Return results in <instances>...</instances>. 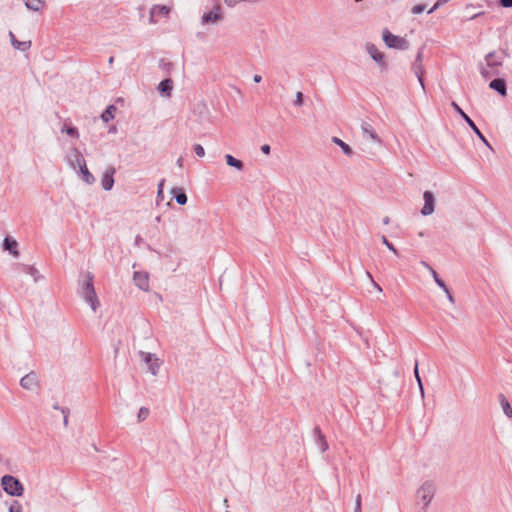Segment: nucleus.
I'll use <instances>...</instances> for the list:
<instances>
[{
    "label": "nucleus",
    "instance_id": "a878e982",
    "mask_svg": "<svg viewBox=\"0 0 512 512\" xmlns=\"http://www.w3.org/2000/svg\"><path fill=\"white\" fill-rule=\"evenodd\" d=\"M381 241L390 251L397 255V249L391 242L388 241V239L384 235L381 237Z\"/></svg>",
    "mask_w": 512,
    "mask_h": 512
},
{
    "label": "nucleus",
    "instance_id": "79ce46f5",
    "mask_svg": "<svg viewBox=\"0 0 512 512\" xmlns=\"http://www.w3.org/2000/svg\"><path fill=\"white\" fill-rule=\"evenodd\" d=\"M253 80L255 83H259V82H261L262 77H261V75H254Z\"/></svg>",
    "mask_w": 512,
    "mask_h": 512
},
{
    "label": "nucleus",
    "instance_id": "2f4dec72",
    "mask_svg": "<svg viewBox=\"0 0 512 512\" xmlns=\"http://www.w3.org/2000/svg\"><path fill=\"white\" fill-rule=\"evenodd\" d=\"M303 104V94L301 92H297L296 99H295V105L301 106Z\"/></svg>",
    "mask_w": 512,
    "mask_h": 512
},
{
    "label": "nucleus",
    "instance_id": "cd10ccee",
    "mask_svg": "<svg viewBox=\"0 0 512 512\" xmlns=\"http://www.w3.org/2000/svg\"><path fill=\"white\" fill-rule=\"evenodd\" d=\"M414 375H415V378H416V380L418 382L420 391H421V393H423V385H422V381H421V378H420V375H419L418 363L415 364Z\"/></svg>",
    "mask_w": 512,
    "mask_h": 512
},
{
    "label": "nucleus",
    "instance_id": "7ed1b4c3",
    "mask_svg": "<svg viewBox=\"0 0 512 512\" xmlns=\"http://www.w3.org/2000/svg\"><path fill=\"white\" fill-rule=\"evenodd\" d=\"M383 40L385 44L390 48L406 49L408 47V42L406 39L396 36L390 33L388 30L383 31Z\"/></svg>",
    "mask_w": 512,
    "mask_h": 512
},
{
    "label": "nucleus",
    "instance_id": "412c9836",
    "mask_svg": "<svg viewBox=\"0 0 512 512\" xmlns=\"http://www.w3.org/2000/svg\"><path fill=\"white\" fill-rule=\"evenodd\" d=\"M225 159H226V163L227 165L231 166V167H234L238 170H242L243 169V163L242 161L234 158L232 155L230 154H227L225 156Z\"/></svg>",
    "mask_w": 512,
    "mask_h": 512
},
{
    "label": "nucleus",
    "instance_id": "a211bd4d",
    "mask_svg": "<svg viewBox=\"0 0 512 512\" xmlns=\"http://www.w3.org/2000/svg\"><path fill=\"white\" fill-rule=\"evenodd\" d=\"M499 402L503 409L504 414L507 417L512 418V407H511L508 399L503 394L499 395Z\"/></svg>",
    "mask_w": 512,
    "mask_h": 512
},
{
    "label": "nucleus",
    "instance_id": "423d86ee",
    "mask_svg": "<svg viewBox=\"0 0 512 512\" xmlns=\"http://www.w3.org/2000/svg\"><path fill=\"white\" fill-rule=\"evenodd\" d=\"M424 206L421 210L422 215L428 216L434 212L435 208V197L432 192L425 191L423 194Z\"/></svg>",
    "mask_w": 512,
    "mask_h": 512
},
{
    "label": "nucleus",
    "instance_id": "37998d69",
    "mask_svg": "<svg viewBox=\"0 0 512 512\" xmlns=\"http://www.w3.org/2000/svg\"><path fill=\"white\" fill-rule=\"evenodd\" d=\"M446 295H447L448 299H449L451 302H453V297H452V295H451V293H450V291H449V290H448V293H446Z\"/></svg>",
    "mask_w": 512,
    "mask_h": 512
},
{
    "label": "nucleus",
    "instance_id": "1a4fd4ad",
    "mask_svg": "<svg viewBox=\"0 0 512 512\" xmlns=\"http://www.w3.org/2000/svg\"><path fill=\"white\" fill-rule=\"evenodd\" d=\"M114 174H115V169L113 167L107 168L106 171L104 172L102 180H101V184L105 190L112 189L113 184H114Z\"/></svg>",
    "mask_w": 512,
    "mask_h": 512
},
{
    "label": "nucleus",
    "instance_id": "4468645a",
    "mask_svg": "<svg viewBox=\"0 0 512 512\" xmlns=\"http://www.w3.org/2000/svg\"><path fill=\"white\" fill-rule=\"evenodd\" d=\"M25 6L32 11H41L45 7V0H24Z\"/></svg>",
    "mask_w": 512,
    "mask_h": 512
},
{
    "label": "nucleus",
    "instance_id": "ddd939ff",
    "mask_svg": "<svg viewBox=\"0 0 512 512\" xmlns=\"http://www.w3.org/2000/svg\"><path fill=\"white\" fill-rule=\"evenodd\" d=\"M9 37L15 49L26 51L31 47V41H18L12 32H9Z\"/></svg>",
    "mask_w": 512,
    "mask_h": 512
},
{
    "label": "nucleus",
    "instance_id": "72a5a7b5",
    "mask_svg": "<svg viewBox=\"0 0 512 512\" xmlns=\"http://www.w3.org/2000/svg\"><path fill=\"white\" fill-rule=\"evenodd\" d=\"M499 3L505 8L512 7V0H499Z\"/></svg>",
    "mask_w": 512,
    "mask_h": 512
},
{
    "label": "nucleus",
    "instance_id": "c85d7f7f",
    "mask_svg": "<svg viewBox=\"0 0 512 512\" xmlns=\"http://www.w3.org/2000/svg\"><path fill=\"white\" fill-rule=\"evenodd\" d=\"M149 415V410L145 407L140 408L138 413V419L139 421L145 420Z\"/></svg>",
    "mask_w": 512,
    "mask_h": 512
},
{
    "label": "nucleus",
    "instance_id": "a19ab883",
    "mask_svg": "<svg viewBox=\"0 0 512 512\" xmlns=\"http://www.w3.org/2000/svg\"><path fill=\"white\" fill-rule=\"evenodd\" d=\"M163 194V181L159 184L158 187V196Z\"/></svg>",
    "mask_w": 512,
    "mask_h": 512
},
{
    "label": "nucleus",
    "instance_id": "c03bdc74",
    "mask_svg": "<svg viewBox=\"0 0 512 512\" xmlns=\"http://www.w3.org/2000/svg\"><path fill=\"white\" fill-rule=\"evenodd\" d=\"M421 264L423 265V267H426L427 269L431 268L426 262H421Z\"/></svg>",
    "mask_w": 512,
    "mask_h": 512
},
{
    "label": "nucleus",
    "instance_id": "58836bf2",
    "mask_svg": "<svg viewBox=\"0 0 512 512\" xmlns=\"http://www.w3.org/2000/svg\"><path fill=\"white\" fill-rule=\"evenodd\" d=\"M9 512H21V506L17 504V506H11Z\"/></svg>",
    "mask_w": 512,
    "mask_h": 512
},
{
    "label": "nucleus",
    "instance_id": "dca6fc26",
    "mask_svg": "<svg viewBox=\"0 0 512 512\" xmlns=\"http://www.w3.org/2000/svg\"><path fill=\"white\" fill-rule=\"evenodd\" d=\"M158 89H159L160 93H162L163 95L169 97L171 95V91L173 89V82H172V80L171 79H165V80L161 81L159 86H158Z\"/></svg>",
    "mask_w": 512,
    "mask_h": 512
},
{
    "label": "nucleus",
    "instance_id": "9d476101",
    "mask_svg": "<svg viewBox=\"0 0 512 512\" xmlns=\"http://www.w3.org/2000/svg\"><path fill=\"white\" fill-rule=\"evenodd\" d=\"M134 282L142 290L147 291L149 288V277L145 272H135Z\"/></svg>",
    "mask_w": 512,
    "mask_h": 512
},
{
    "label": "nucleus",
    "instance_id": "4c0bfd02",
    "mask_svg": "<svg viewBox=\"0 0 512 512\" xmlns=\"http://www.w3.org/2000/svg\"><path fill=\"white\" fill-rule=\"evenodd\" d=\"M355 508L357 510L361 509V495L360 494H358L356 497Z\"/></svg>",
    "mask_w": 512,
    "mask_h": 512
},
{
    "label": "nucleus",
    "instance_id": "c756f323",
    "mask_svg": "<svg viewBox=\"0 0 512 512\" xmlns=\"http://www.w3.org/2000/svg\"><path fill=\"white\" fill-rule=\"evenodd\" d=\"M194 152L198 157H203L205 155V150L200 144H196L194 146Z\"/></svg>",
    "mask_w": 512,
    "mask_h": 512
},
{
    "label": "nucleus",
    "instance_id": "0eeeda50",
    "mask_svg": "<svg viewBox=\"0 0 512 512\" xmlns=\"http://www.w3.org/2000/svg\"><path fill=\"white\" fill-rule=\"evenodd\" d=\"M222 19L220 6H215L211 11L205 12L202 16L203 24H214Z\"/></svg>",
    "mask_w": 512,
    "mask_h": 512
},
{
    "label": "nucleus",
    "instance_id": "473e14b6",
    "mask_svg": "<svg viewBox=\"0 0 512 512\" xmlns=\"http://www.w3.org/2000/svg\"><path fill=\"white\" fill-rule=\"evenodd\" d=\"M436 284L442 288L444 290L445 293H448V288L447 286L445 285V283L440 279V278H436L435 280Z\"/></svg>",
    "mask_w": 512,
    "mask_h": 512
},
{
    "label": "nucleus",
    "instance_id": "f257e3e1",
    "mask_svg": "<svg viewBox=\"0 0 512 512\" xmlns=\"http://www.w3.org/2000/svg\"><path fill=\"white\" fill-rule=\"evenodd\" d=\"M1 484L4 491L11 496H21L23 494V485L13 476H3L1 479Z\"/></svg>",
    "mask_w": 512,
    "mask_h": 512
},
{
    "label": "nucleus",
    "instance_id": "7c9ffc66",
    "mask_svg": "<svg viewBox=\"0 0 512 512\" xmlns=\"http://www.w3.org/2000/svg\"><path fill=\"white\" fill-rule=\"evenodd\" d=\"M425 9V5H415L413 8H412V12L414 14H420L424 11Z\"/></svg>",
    "mask_w": 512,
    "mask_h": 512
},
{
    "label": "nucleus",
    "instance_id": "39448f33",
    "mask_svg": "<svg viewBox=\"0 0 512 512\" xmlns=\"http://www.w3.org/2000/svg\"><path fill=\"white\" fill-rule=\"evenodd\" d=\"M452 107L455 109L457 113L466 121V123L471 127V129L476 133V135L481 139V141L489 146V143L485 136L481 133V131L477 128L475 123L471 120V118L459 107L456 102H452Z\"/></svg>",
    "mask_w": 512,
    "mask_h": 512
},
{
    "label": "nucleus",
    "instance_id": "f8f14e48",
    "mask_svg": "<svg viewBox=\"0 0 512 512\" xmlns=\"http://www.w3.org/2000/svg\"><path fill=\"white\" fill-rule=\"evenodd\" d=\"M143 359L148 364L150 372L155 375L159 368L158 359L149 353L144 354Z\"/></svg>",
    "mask_w": 512,
    "mask_h": 512
},
{
    "label": "nucleus",
    "instance_id": "bb28decb",
    "mask_svg": "<svg viewBox=\"0 0 512 512\" xmlns=\"http://www.w3.org/2000/svg\"><path fill=\"white\" fill-rule=\"evenodd\" d=\"M176 201L180 205H184L187 203V196L184 192H180L175 197Z\"/></svg>",
    "mask_w": 512,
    "mask_h": 512
},
{
    "label": "nucleus",
    "instance_id": "f3484780",
    "mask_svg": "<svg viewBox=\"0 0 512 512\" xmlns=\"http://www.w3.org/2000/svg\"><path fill=\"white\" fill-rule=\"evenodd\" d=\"M170 12V8L168 6H165V5H155L153 6V8L151 9V19L153 20V18L157 15H163V16H167Z\"/></svg>",
    "mask_w": 512,
    "mask_h": 512
},
{
    "label": "nucleus",
    "instance_id": "aec40b11",
    "mask_svg": "<svg viewBox=\"0 0 512 512\" xmlns=\"http://www.w3.org/2000/svg\"><path fill=\"white\" fill-rule=\"evenodd\" d=\"M117 108L114 105H110L106 108V110L101 114V118L104 122H109L115 116Z\"/></svg>",
    "mask_w": 512,
    "mask_h": 512
},
{
    "label": "nucleus",
    "instance_id": "f03ea898",
    "mask_svg": "<svg viewBox=\"0 0 512 512\" xmlns=\"http://www.w3.org/2000/svg\"><path fill=\"white\" fill-rule=\"evenodd\" d=\"M504 55L498 54L497 52H491L486 56V62L489 70H484L482 73L485 77L493 76L498 74V69L504 62Z\"/></svg>",
    "mask_w": 512,
    "mask_h": 512
},
{
    "label": "nucleus",
    "instance_id": "e433bc0d",
    "mask_svg": "<svg viewBox=\"0 0 512 512\" xmlns=\"http://www.w3.org/2000/svg\"><path fill=\"white\" fill-rule=\"evenodd\" d=\"M261 151H262L264 154L268 155V154L270 153V146H269L268 144H264V145H262V146H261Z\"/></svg>",
    "mask_w": 512,
    "mask_h": 512
},
{
    "label": "nucleus",
    "instance_id": "ea45409f",
    "mask_svg": "<svg viewBox=\"0 0 512 512\" xmlns=\"http://www.w3.org/2000/svg\"><path fill=\"white\" fill-rule=\"evenodd\" d=\"M429 271L431 272V275L434 278V281L436 280V278H439L438 274L436 273V271L433 268H429Z\"/></svg>",
    "mask_w": 512,
    "mask_h": 512
},
{
    "label": "nucleus",
    "instance_id": "b1692460",
    "mask_svg": "<svg viewBox=\"0 0 512 512\" xmlns=\"http://www.w3.org/2000/svg\"><path fill=\"white\" fill-rule=\"evenodd\" d=\"M82 176L85 182L92 183L94 181L93 175L88 171L87 167L84 165L81 167Z\"/></svg>",
    "mask_w": 512,
    "mask_h": 512
},
{
    "label": "nucleus",
    "instance_id": "393cba45",
    "mask_svg": "<svg viewBox=\"0 0 512 512\" xmlns=\"http://www.w3.org/2000/svg\"><path fill=\"white\" fill-rule=\"evenodd\" d=\"M362 130H363V132H364V133H366L367 135H369V137H370L372 140H374V141H376V142H380V140H379V138H378L377 134L373 131V129H372L370 126H368V125L363 126V127H362Z\"/></svg>",
    "mask_w": 512,
    "mask_h": 512
},
{
    "label": "nucleus",
    "instance_id": "f704fd0d",
    "mask_svg": "<svg viewBox=\"0 0 512 512\" xmlns=\"http://www.w3.org/2000/svg\"><path fill=\"white\" fill-rule=\"evenodd\" d=\"M66 133L70 136H78V132H77V129L74 128V127H71V128H68L65 130Z\"/></svg>",
    "mask_w": 512,
    "mask_h": 512
},
{
    "label": "nucleus",
    "instance_id": "2eb2a0df",
    "mask_svg": "<svg viewBox=\"0 0 512 512\" xmlns=\"http://www.w3.org/2000/svg\"><path fill=\"white\" fill-rule=\"evenodd\" d=\"M489 86L491 89L496 90L501 95H503V96L506 95V84L503 79H500V78L494 79L490 82Z\"/></svg>",
    "mask_w": 512,
    "mask_h": 512
},
{
    "label": "nucleus",
    "instance_id": "6ab92c4d",
    "mask_svg": "<svg viewBox=\"0 0 512 512\" xmlns=\"http://www.w3.org/2000/svg\"><path fill=\"white\" fill-rule=\"evenodd\" d=\"M17 246H18V244H17L16 240L11 239L9 237L5 238L4 248H5V250H8L14 256H18Z\"/></svg>",
    "mask_w": 512,
    "mask_h": 512
},
{
    "label": "nucleus",
    "instance_id": "a18cd8bd",
    "mask_svg": "<svg viewBox=\"0 0 512 512\" xmlns=\"http://www.w3.org/2000/svg\"><path fill=\"white\" fill-rule=\"evenodd\" d=\"M113 60H114V59H113V57H110V59H109V63H112V62H113Z\"/></svg>",
    "mask_w": 512,
    "mask_h": 512
},
{
    "label": "nucleus",
    "instance_id": "9b49d317",
    "mask_svg": "<svg viewBox=\"0 0 512 512\" xmlns=\"http://www.w3.org/2000/svg\"><path fill=\"white\" fill-rule=\"evenodd\" d=\"M20 384L24 389L34 390L37 388V377L34 373H29L21 379Z\"/></svg>",
    "mask_w": 512,
    "mask_h": 512
},
{
    "label": "nucleus",
    "instance_id": "6e6552de",
    "mask_svg": "<svg viewBox=\"0 0 512 512\" xmlns=\"http://www.w3.org/2000/svg\"><path fill=\"white\" fill-rule=\"evenodd\" d=\"M434 487L430 483L423 484L418 490V497L422 499L424 505L427 506L433 498Z\"/></svg>",
    "mask_w": 512,
    "mask_h": 512
},
{
    "label": "nucleus",
    "instance_id": "4be33fe9",
    "mask_svg": "<svg viewBox=\"0 0 512 512\" xmlns=\"http://www.w3.org/2000/svg\"><path fill=\"white\" fill-rule=\"evenodd\" d=\"M368 52L375 61H382L383 55L374 45L368 46Z\"/></svg>",
    "mask_w": 512,
    "mask_h": 512
},
{
    "label": "nucleus",
    "instance_id": "49530a36",
    "mask_svg": "<svg viewBox=\"0 0 512 512\" xmlns=\"http://www.w3.org/2000/svg\"><path fill=\"white\" fill-rule=\"evenodd\" d=\"M355 512H361V509L357 510V509L355 508Z\"/></svg>",
    "mask_w": 512,
    "mask_h": 512
},
{
    "label": "nucleus",
    "instance_id": "5701e85b",
    "mask_svg": "<svg viewBox=\"0 0 512 512\" xmlns=\"http://www.w3.org/2000/svg\"><path fill=\"white\" fill-rule=\"evenodd\" d=\"M333 142L336 143L337 145H339L340 148L342 149V151L346 155H351L352 154V150H351L350 146L348 144H346L345 142H343L341 139H339L337 137H334L333 138Z\"/></svg>",
    "mask_w": 512,
    "mask_h": 512
},
{
    "label": "nucleus",
    "instance_id": "c9c22d12",
    "mask_svg": "<svg viewBox=\"0 0 512 512\" xmlns=\"http://www.w3.org/2000/svg\"><path fill=\"white\" fill-rule=\"evenodd\" d=\"M367 275H368V277L371 279V281H372V283H373V285H374V287H375V290H378L379 292H382V288H381V286H380V285H378V284L373 280L372 275H371L369 272H367Z\"/></svg>",
    "mask_w": 512,
    "mask_h": 512
},
{
    "label": "nucleus",
    "instance_id": "20e7f679",
    "mask_svg": "<svg viewBox=\"0 0 512 512\" xmlns=\"http://www.w3.org/2000/svg\"><path fill=\"white\" fill-rule=\"evenodd\" d=\"M82 294L85 300L91 304L92 309L95 311L98 301L92 284V277L88 276V279L83 286Z\"/></svg>",
    "mask_w": 512,
    "mask_h": 512
}]
</instances>
